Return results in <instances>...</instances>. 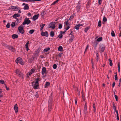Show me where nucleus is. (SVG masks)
I'll return each mask as SVG.
<instances>
[{
    "label": "nucleus",
    "mask_w": 121,
    "mask_h": 121,
    "mask_svg": "<svg viewBox=\"0 0 121 121\" xmlns=\"http://www.w3.org/2000/svg\"><path fill=\"white\" fill-rule=\"evenodd\" d=\"M50 49V48H47L43 50V51L44 52H47Z\"/></svg>",
    "instance_id": "29"
},
{
    "label": "nucleus",
    "mask_w": 121,
    "mask_h": 121,
    "mask_svg": "<svg viewBox=\"0 0 121 121\" xmlns=\"http://www.w3.org/2000/svg\"><path fill=\"white\" fill-rule=\"evenodd\" d=\"M58 50L59 51H62L63 50V48L61 46H60L58 48Z\"/></svg>",
    "instance_id": "25"
},
{
    "label": "nucleus",
    "mask_w": 121,
    "mask_h": 121,
    "mask_svg": "<svg viewBox=\"0 0 121 121\" xmlns=\"http://www.w3.org/2000/svg\"><path fill=\"white\" fill-rule=\"evenodd\" d=\"M35 96L37 98H38V95L37 93L35 95Z\"/></svg>",
    "instance_id": "60"
},
{
    "label": "nucleus",
    "mask_w": 121,
    "mask_h": 121,
    "mask_svg": "<svg viewBox=\"0 0 121 121\" xmlns=\"http://www.w3.org/2000/svg\"><path fill=\"white\" fill-rule=\"evenodd\" d=\"M54 33L53 31H51V32L50 35L51 37H53L54 36Z\"/></svg>",
    "instance_id": "22"
},
{
    "label": "nucleus",
    "mask_w": 121,
    "mask_h": 121,
    "mask_svg": "<svg viewBox=\"0 0 121 121\" xmlns=\"http://www.w3.org/2000/svg\"><path fill=\"white\" fill-rule=\"evenodd\" d=\"M75 104L76 105L77 104V100L76 99H75Z\"/></svg>",
    "instance_id": "62"
},
{
    "label": "nucleus",
    "mask_w": 121,
    "mask_h": 121,
    "mask_svg": "<svg viewBox=\"0 0 121 121\" xmlns=\"http://www.w3.org/2000/svg\"><path fill=\"white\" fill-rule=\"evenodd\" d=\"M99 49L100 50H101L102 52H103L104 50V46L103 45H100L99 46Z\"/></svg>",
    "instance_id": "12"
},
{
    "label": "nucleus",
    "mask_w": 121,
    "mask_h": 121,
    "mask_svg": "<svg viewBox=\"0 0 121 121\" xmlns=\"http://www.w3.org/2000/svg\"><path fill=\"white\" fill-rule=\"evenodd\" d=\"M39 15V14H38L35 15L33 16L32 18L33 20L35 21L38 18Z\"/></svg>",
    "instance_id": "13"
},
{
    "label": "nucleus",
    "mask_w": 121,
    "mask_h": 121,
    "mask_svg": "<svg viewBox=\"0 0 121 121\" xmlns=\"http://www.w3.org/2000/svg\"><path fill=\"white\" fill-rule=\"evenodd\" d=\"M28 15L29 16H30L31 15V13H28Z\"/></svg>",
    "instance_id": "64"
},
{
    "label": "nucleus",
    "mask_w": 121,
    "mask_h": 121,
    "mask_svg": "<svg viewBox=\"0 0 121 121\" xmlns=\"http://www.w3.org/2000/svg\"><path fill=\"white\" fill-rule=\"evenodd\" d=\"M97 43H95L94 44V47H96L97 45Z\"/></svg>",
    "instance_id": "56"
},
{
    "label": "nucleus",
    "mask_w": 121,
    "mask_h": 121,
    "mask_svg": "<svg viewBox=\"0 0 121 121\" xmlns=\"http://www.w3.org/2000/svg\"><path fill=\"white\" fill-rule=\"evenodd\" d=\"M18 30L19 31V32L22 34H23L24 33V31L23 30V28L21 26H20L18 27Z\"/></svg>",
    "instance_id": "8"
},
{
    "label": "nucleus",
    "mask_w": 121,
    "mask_h": 121,
    "mask_svg": "<svg viewBox=\"0 0 121 121\" xmlns=\"http://www.w3.org/2000/svg\"><path fill=\"white\" fill-rule=\"evenodd\" d=\"M50 85V83L48 82H47L45 84V87H47V86H49Z\"/></svg>",
    "instance_id": "26"
},
{
    "label": "nucleus",
    "mask_w": 121,
    "mask_h": 121,
    "mask_svg": "<svg viewBox=\"0 0 121 121\" xmlns=\"http://www.w3.org/2000/svg\"><path fill=\"white\" fill-rule=\"evenodd\" d=\"M109 65L110 66H112V63L111 59H109Z\"/></svg>",
    "instance_id": "32"
},
{
    "label": "nucleus",
    "mask_w": 121,
    "mask_h": 121,
    "mask_svg": "<svg viewBox=\"0 0 121 121\" xmlns=\"http://www.w3.org/2000/svg\"><path fill=\"white\" fill-rule=\"evenodd\" d=\"M7 48L13 52H14L15 51L14 48L11 46L8 45L7 46Z\"/></svg>",
    "instance_id": "10"
},
{
    "label": "nucleus",
    "mask_w": 121,
    "mask_h": 121,
    "mask_svg": "<svg viewBox=\"0 0 121 121\" xmlns=\"http://www.w3.org/2000/svg\"><path fill=\"white\" fill-rule=\"evenodd\" d=\"M10 25L12 27H14L15 26V24L14 22H12Z\"/></svg>",
    "instance_id": "35"
},
{
    "label": "nucleus",
    "mask_w": 121,
    "mask_h": 121,
    "mask_svg": "<svg viewBox=\"0 0 121 121\" xmlns=\"http://www.w3.org/2000/svg\"><path fill=\"white\" fill-rule=\"evenodd\" d=\"M41 80L39 78H37L35 80V82H33L32 83V86L35 89L38 88L39 87V82Z\"/></svg>",
    "instance_id": "1"
},
{
    "label": "nucleus",
    "mask_w": 121,
    "mask_h": 121,
    "mask_svg": "<svg viewBox=\"0 0 121 121\" xmlns=\"http://www.w3.org/2000/svg\"><path fill=\"white\" fill-rule=\"evenodd\" d=\"M89 28H90L89 27H86V28L85 29V30H84V31H85V32H86V33L87 32V31L88 30H89Z\"/></svg>",
    "instance_id": "37"
},
{
    "label": "nucleus",
    "mask_w": 121,
    "mask_h": 121,
    "mask_svg": "<svg viewBox=\"0 0 121 121\" xmlns=\"http://www.w3.org/2000/svg\"><path fill=\"white\" fill-rule=\"evenodd\" d=\"M102 0H98V3L99 4H101L102 3Z\"/></svg>",
    "instance_id": "48"
},
{
    "label": "nucleus",
    "mask_w": 121,
    "mask_h": 121,
    "mask_svg": "<svg viewBox=\"0 0 121 121\" xmlns=\"http://www.w3.org/2000/svg\"><path fill=\"white\" fill-rule=\"evenodd\" d=\"M30 23V21L29 18H26L25 19L24 22L22 23V24L23 25L26 24L28 25Z\"/></svg>",
    "instance_id": "6"
},
{
    "label": "nucleus",
    "mask_w": 121,
    "mask_h": 121,
    "mask_svg": "<svg viewBox=\"0 0 121 121\" xmlns=\"http://www.w3.org/2000/svg\"><path fill=\"white\" fill-rule=\"evenodd\" d=\"M5 87L6 89V90H9V88L7 87L6 86H5Z\"/></svg>",
    "instance_id": "59"
},
{
    "label": "nucleus",
    "mask_w": 121,
    "mask_h": 121,
    "mask_svg": "<svg viewBox=\"0 0 121 121\" xmlns=\"http://www.w3.org/2000/svg\"><path fill=\"white\" fill-rule=\"evenodd\" d=\"M92 59L91 60V63H92V68L93 69H94V63H93V62L92 61Z\"/></svg>",
    "instance_id": "47"
},
{
    "label": "nucleus",
    "mask_w": 121,
    "mask_h": 121,
    "mask_svg": "<svg viewBox=\"0 0 121 121\" xmlns=\"http://www.w3.org/2000/svg\"><path fill=\"white\" fill-rule=\"evenodd\" d=\"M9 9L12 11H17L19 9V8L17 6H11L9 7Z\"/></svg>",
    "instance_id": "3"
},
{
    "label": "nucleus",
    "mask_w": 121,
    "mask_h": 121,
    "mask_svg": "<svg viewBox=\"0 0 121 121\" xmlns=\"http://www.w3.org/2000/svg\"><path fill=\"white\" fill-rule=\"evenodd\" d=\"M51 106L49 105L48 106V111H50L51 110Z\"/></svg>",
    "instance_id": "49"
},
{
    "label": "nucleus",
    "mask_w": 121,
    "mask_h": 121,
    "mask_svg": "<svg viewBox=\"0 0 121 121\" xmlns=\"http://www.w3.org/2000/svg\"><path fill=\"white\" fill-rule=\"evenodd\" d=\"M74 38V36L73 35H71L70 38L69 39V42H72Z\"/></svg>",
    "instance_id": "16"
},
{
    "label": "nucleus",
    "mask_w": 121,
    "mask_h": 121,
    "mask_svg": "<svg viewBox=\"0 0 121 121\" xmlns=\"http://www.w3.org/2000/svg\"><path fill=\"white\" fill-rule=\"evenodd\" d=\"M88 47H89L88 46V45H87L86 48V49H85V52H86L87 51V49H88Z\"/></svg>",
    "instance_id": "51"
},
{
    "label": "nucleus",
    "mask_w": 121,
    "mask_h": 121,
    "mask_svg": "<svg viewBox=\"0 0 121 121\" xmlns=\"http://www.w3.org/2000/svg\"><path fill=\"white\" fill-rule=\"evenodd\" d=\"M68 21L69 20H67L64 23V24H65V28L68 27V26H69L70 24L69 23H68Z\"/></svg>",
    "instance_id": "15"
},
{
    "label": "nucleus",
    "mask_w": 121,
    "mask_h": 121,
    "mask_svg": "<svg viewBox=\"0 0 121 121\" xmlns=\"http://www.w3.org/2000/svg\"><path fill=\"white\" fill-rule=\"evenodd\" d=\"M45 24H42V25H40V26L41 27L40 28V30L41 31H42L43 29V27L45 26Z\"/></svg>",
    "instance_id": "24"
},
{
    "label": "nucleus",
    "mask_w": 121,
    "mask_h": 121,
    "mask_svg": "<svg viewBox=\"0 0 121 121\" xmlns=\"http://www.w3.org/2000/svg\"><path fill=\"white\" fill-rule=\"evenodd\" d=\"M102 38L101 37H100L99 38H98L97 40V41L98 42H100L102 40Z\"/></svg>",
    "instance_id": "31"
},
{
    "label": "nucleus",
    "mask_w": 121,
    "mask_h": 121,
    "mask_svg": "<svg viewBox=\"0 0 121 121\" xmlns=\"http://www.w3.org/2000/svg\"><path fill=\"white\" fill-rule=\"evenodd\" d=\"M40 57L41 58H42L44 57V56L43 55H41L40 56Z\"/></svg>",
    "instance_id": "63"
},
{
    "label": "nucleus",
    "mask_w": 121,
    "mask_h": 121,
    "mask_svg": "<svg viewBox=\"0 0 121 121\" xmlns=\"http://www.w3.org/2000/svg\"><path fill=\"white\" fill-rule=\"evenodd\" d=\"M96 57H98L99 54H98V53H97L96 52Z\"/></svg>",
    "instance_id": "57"
},
{
    "label": "nucleus",
    "mask_w": 121,
    "mask_h": 121,
    "mask_svg": "<svg viewBox=\"0 0 121 121\" xmlns=\"http://www.w3.org/2000/svg\"><path fill=\"white\" fill-rule=\"evenodd\" d=\"M15 73L17 74L18 75L19 77L22 78H23V74L22 73L21 71L18 69H17L16 70Z\"/></svg>",
    "instance_id": "2"
},
{
    "label": "nucleus",
    "mask_w": 121,
    "mask_h": 121,
    "mask_svg": "<svg viewBox=\"0 0 121 121\" xmlns=\"http://www.w3.org/2000/svg\"><path fill=\"white\" fill-rule=\"evenodd\" d=\"M0 83L1 84H4V82L3 80H0Z\"/></svg>",
    "instance_id": "42"
},
{
    "label": "nucleus",
    "mask_w": 121,
    "mask_h": 121,
    "mask_svg": "<svg viewBox=\"0 0 121 121\" xmlns=\"http://www.w3.org/2000/svg\"><path fill=\"white\" fill-rule=\"evenodd\" d=\"M34 31V30H30L29 31V33L30 34H33Z\"/></svg>",
    "instance_id": "38"
},
{
    "label": "nucleus",
    "mask_w": 121,
    "mask_h": 121,
    "mask_svg": "<svg viewBox=\"0 0 121 121\" xmlns=\"http://www.w3.org/2000/svg\"><path fill=\"white\" fill-rule=\"evenodd\" d=\"M41 35L42 36H46V37H48V32L47 31L43 32L42 31H41Z\"/></svg>",
    "instance_id": "9"
},
{
    "label": "nucleus",
    "mask_w": 121,
    "mask_h": 121,
    "mask_svg": "<svg viewBox=\"0 0 121 121\" xmlns=\"http://www.w3.org/2000/svg\"><path fill=\"white\" fill-rule=\"evenodd\" d=\"M93 107L94 109L93 111L94 112H96V108L95 107V104L94 103L93 104Z\"/></svg>",
    "instance_id": "23"
},
{
    "label": "nucleus",
    "mask_w": 121,
    "mask_h": 121,
    "mask_svg": "<svg viewBox=\"0 0 121 121\" xmlns=\"http://www.w3.org/2000/svg\"><path fill=\"white\" fill-rule=\"evenodd\" d=\"M12 37L13 39H15L17 38L18 37V36L16 34H13L12 35Z\"/></svg>",
    "instance_id": "21"
},
{
    "label": "nucleus",
    "mask_w": 121,
    "mask_h": 121,
    "mask_svg": "<svg viewBox=\"0 0 121 121\" xmlns=\"http://www.w3.org/2000/svg\"><path fill=\"white\" fill-rule=\"evenodd\" d=\"M115 82H113V83L112 84V87H114V86L115 85Z\"/></svg>",
    "instance_id": "53"
},
{
    "label": "nucleus",
    "mask_w": 121,
    "mask_h": 121,
    "mask_svg": "<svg viewBox=\"0 0 121 121\" xmlns=\"http://www.w3.org/2000/svg\"><path fill=\"white\" fill-rule=\"evenodd\" d=\"M117 120H119V118L118 116V115H117Z\"/></svg>",
    "instance_id": "54"
},
{
    "label": "nucleus",
    "mask_w": 121,
    "mask_h": 121,
    "mask_svg": "<svg viewBox=\"0 0 121 121\" xmlns=\"http://www.w3.org/2000/svg\"><path fill=\"white\" fill-rule=\"evenodd\" d=\"M59 1V0H56L54 1V2H53L52 4L51 5H53L54 4H56Z\"/></svg>",
    "instance_id": "28"
},
{
    "label": "nucleus",
    "mask_w": 121,
    "mask_h": 121,
    "mask_svg": "<svg viewBox=\"0 0 121 121\" xmlns=\"http://www.w3.org/2000/svg\"><path fill=\"white\" fill-rule=\"evenodd\" d=\"M6 27L7 28H9L10 26V24L9 23H8L6 26Z\"/></svg>",
    "instance_id": "43"
},
{
    "label": "nucleus",
    "mask_w": 121,
    "mask_h": 121,
    "mask_svg": "<svg viewBox=\"0 0 121 121\" xmlns=\"http://www.w3.org/2000/svg\"><path fill=\"white\" fill-rule=\"evenodd\" d=\"M29 42L28 41L25 45L26 48V49L27 51H28L29 50L28 47V44H29Z\"/></svg>",
    "instance_id": "18"
},
{
    "label": "nucleus",
    "mask_w": 121,
    "mask_h": 121,
    "mask_svg": "<svg viewBox=\"0 0 121 121\" xmlns=\"http://www.w3.org/2000/svg\"><path fill=\"white\" fill-rule=\"evenodd\" d=\"M101 21H99L98 23V26L99 27H100L101 26Z\"/></svg>",
    "instance_id": "33"
},
{
    "label": "nucleus",
    "mask_w": 121,
    "mask_h": 121,
    "mask_svg": "<svg viewBox=\"0 0 121 121\" xmlns=\"http://www.w3.org/2000/svg\"><path fill=\"white\" fill-rule=\"evenodd\" d=\"M62 25L61 24H59L58 28L59 29H61L62 27Z\"/></svg>",
    "instance_id": "46"
},
{
    "label": "nucleus",
    "mask_w": 121,
    "mask_h": 121,
    "mask_svg": "<svg viewBox=\"0 0 121 121\" xmlns=\"http://www.w3.org/2000/svg\"><path fill=\"white\" fill-rule=\"evenodd\" d=\"M57 67L56 65V64H54L53 66V68L54 69H56Z\"/></svg>",
    "instance_id": "39"
},
{
    "label": "nucleus",
    "mask_w": 121,
    "mask_h": 121,
    "mask_svg": "<svg viewBox=\"0 0 121 121\" xmlns=\"http://www.w3.org/2000/svg\"><path fill=\"white\" fill-rule=\"evenodd\" d=\"M79 25L78 24V25H76V26H75L74 27V28L75 29L77 30H78L79 29Z\"/></svg>",
    "instance_id": "30"
},
{
    "label": "nucleus",
    "mask_w": 121,
    "mask_h": 121,
    "mask_svg": "<svg viewBox=\"0 0 121 121\" xmlns=\"http://www.w3.org/2000/svg\"><path fill=\"white\" fill-rule=\"evenodd\" d=\"M75 16V14H73L70 16V17L69 19V20H71L74 18Z\"/></svg>",
    "instance_id": "19"
},
{
    "label": "nucleus",
    "mask_w": 121,
    "mask_h": 121,
    "mask_svg": "<svg viewBox=\"0 0 121 121\" xmlns=\"http://www.w3.org/2000/svg\"><path fill=\"white\" fill-rule=\"evenodd\" d=\"M112 36L113 37H115V34L113 31H112L111 33Z\"/></svg>",
    "instance_id": "36"
},
{
    "label": "nucleus",
    "mask_w": 121,
    "mask_h": 121,
    "mask_svg": "<svg viewBox=\"0 0 121 121\" xmlns=\"http://www.w3.org/2000/svg\"><path fill=\"white\" fill-rule=\"evenodd\" d=\"M55 24L56 23L55 22H51L48 25V28H52L54 29L55 27Z\"/></svg>",
    "instance_id": "7"
},
{
    "label": "nucleus",
    "mask_w": 121,
    "mask_h": 121,
    "mask_svg": "<svg viewBox=\"0 0 121 121\" xmlns=\"http://www.w3.org/2000/svg\"><path fill=\"white\" fill-rule=\"evenodd\" d=\"M59 37L61 38L62 37V35H59Z\"/></svg>",
    "instance_id": "55"
},
{
    "label": "nucleus",
    "mask_w": 121,
    "mask_h": 121,
    "mask_svg": "<svg viewBox=\"0 0 121 121\" xmlns=\"http://www.w3.org/2000/svg\"><path fill=\"white\" fill-rule=\"evenodd\" d=\"M107 21V19L106 17H104L103 19V21L104 22H106Z\"/></svg>",
    "instance_id": "40"
},
{
    "label": "nucleus",
    "mask_w": 121,
    "mask_h": 121,
    "mask_svg": "<svg viewBox=\"0 0 121 121\" xmlns=\"http://www.w3.org/2000/svg\"><path fill=\"white\" fill-rule=\"evenodd\" d=\"M13 108L16 113H17L18 112V107L17 104H15Z\"/></svg>",
    "instance_id": "11"
},
{
    "label": "nucleus",
    "mask_w": 121,
    "mask_h": 121,
    "mask_svg": "<svg viewBox=\"0 0 121 121\" xmlns=\"http://www.w3.org/2000/svg\"><path fill=\"white\" fill-rule=\"evenodd\" d=\"M118 70L119 72H120V62H118Z\"/></svg>",
    "instance_id": "34"
},
{
    "label": "nucleus",
    "mask_w": 121,
    "mask_h": 121,
    "mask_svg": "<svg viewBox=\"0 0 121 121\" xmlns=\"http://www.w3.org/2000/svg\"><path fill=\"white\" fill-rule=\"evenodd\" d=\"M115 80H117L118 78H117V74L115 75Z\"/></svg>",
    "instance_id": "44"
},
{
    "label": "nucleus",
    "mask_w": 121,
    "mask_h": 121,
    "mask_svg": "<svg viewBox=\"0 0 121 121\" xmlns=\"http://www.w3.org/2000/svg\"><path fill=\"white\" fill-rule=\"evenodd\" d=\"M80 8V6L78 5L77 6V12H79V9Z\"/></svg>",
    "instance_id": "27"
},
{
    "label": "nucleus",
    "mask_w": 121,
    "mask_h": 121,
    "mask_svg": "<svg viewBox=\"0 0 121 121\" xmlns=\"http://www.w3.org/2000/svg\"><path fill=\"white\" fill-rule=\"evenodd\" d=\"M46 69L45 67L43 68L42 71V75H43L44 74L46 73Z\"/></svg>",
    "instance_id": "14"
},
{
    "label": "nucleus",
    "mask_w": 121,
    "mask_h": 121,
    "mask_svg": "<svg viewBox=\"0 0 121 121\" xmlns=\"http://www.w3.org/2000/svg\"><path fill=\"white\" fill-rule=\"evenodd\" d=\"M19 16H20V15L18 14H15L13 16V17L14 18H15Z\"/></svg>",
    "instance_id": "20"
},
{
    "label": "nucleus",
    "mask_w": 121,
    "mask_h": 121,
    "mask_svg": "<svg viewBox=\"0 0 121 121\" xmlns=\"http://www.w3.org/2000/svg\"><path fill=\"white\" fill-rule=\"evenodd\" d=\"M62 54V53H59L58 54L59 56L60 57H61V56Z\"/></svg>",
    "instance_id": "58"
},
{
    "label": "nucleus",
    "mask_w": 121,
    "mask_h": 121,
    "mask_svg": "<svg viewBox=\"0 0 121 121\" xmlns=\"http://www.w3.org/2000/svg\"><path fill=\"white\" fill-rule=\"evenodd\" d=\"M99 59V57H96V60L97 61H98Z\"/></svg>",
    "instance_id": "61"
},
{
    "label": "nucleus",
    "mask_w": 121,
    "mask_h": 121,
    "mask_svg": "<svg viewBox=\"0 0 121 121\" xmlns=\"http://www.w3.org/2000/svg\"><path fill=\"white\" fill-rule=\"evenodd\" d=\"M69 28H70L69 26H68V27H66L65 29L66 30H67L68 29H69Z\"/></svg>",
    "instance_id": "50"
},
{
    "label": "nucleus",
    "mask_w": 121,
    "mask_h": 121,
    "mask_svg": "<svg viewBox=\"0 0 121 121\" xmlns=\"http://www.w3.org/2000/svg\"><path fill=\"white\" fill-rule=\"evenodd\" d=\"M29 8V6L28 4H26L24 6L23 9L24 10H28Z\"/></svg>",
    "instance_id": "17"
},
{
    "label": "nucleus",
    "mask_w": 121,
    "mask_h": 121,
    "mask_svg": "<svg viewBox=\"0 0 121 121\" xmlns=\"http://www.w3.org/2000/svg\"><path fill=\"white\" fill-rule=\"evenodd\" d=\"M113 109L115 111H116V107H115V106H114V104H113Z\"/></svg>",
    "instance_id": "52"
},
{
    "label": "nucleus",
    "mask_w": 121,
    "mask_h": 121,
    "mask_svg": "<svg viewBox=\"0 0 121 121\" xmlns=\"http://www.w3.org/2000/svg\"><path fill=\"white\" fill-rule=\"evenodd\" d=\"M114 97L116 99V101H117L118 100V97L116 95H114Z\"/></svg>",
    "instance_id": "45"
},
{
    "label": "nucleus",
    "mask_w": 121,
    "mask_h": 121,
    "mask_svg": "<svg viewBox=\"0 0 121 121\" xmlns=\"http://www.w3.org/2000/svg\"><path fill=\"white\" fill-rule=\"evenodd\" d=\"M35 71L34 69L32 68L27 73V75L28 77L31 75L32 74L34 73Z\"/></svg>",
    "instance_id": "5"
},
{
    "label": "nucleus",
    "mask_w": 121,
    "mask_h": 121,
    "mask_svg": "<svg viewBox=\"0 0 121 121\" xmlns=\"http://www.w3.org/2000/svg\"><path fill=\"white\" fill-rule=\"evenodd\" d=\"M15 61L17 64L19 63L22 65H23L24 64L22 62V59L20 58L19 57L17 58Z\"/></svg>",
    "instance_id": "4"
},
{
    "label": "nucleus",
    "mask_w": 121,
    "mask_h": 121,
    "mask_svg": "<svg viewBox=\"0 0 121 121\" xmlns=\"http://www.w3.org/2000/svg\"><path fill=\"white\" fill-rule=\"evenodd\" d=\"M87 109V107L86 105V104H85V105L84 107V111H86Z\"/></svg>",
    "instance_id": "41"
}]
</instances>
